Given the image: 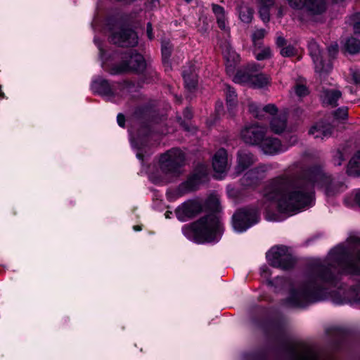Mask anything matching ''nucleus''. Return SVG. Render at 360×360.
Returning a JSON list of instances; mask_svg holds the SVG:
<instances>
[{"label": "nucleus", "mask_w": 360, "mask_h": 360, "mask_svg": "<svg viewBox=\"0 0 360 360\" xmlns=\"http://www.w3.org/2000/svg\"><path fill=\"white\" fill-rule=\"evenodd\" d=\"M291 144H294L297 141V138L294 136L290 137Z\"/></svg>", "instance_id": "54"}, {"label": "nucleus", "mask_w": 360, "mask_h": 360, "mask_svg": "<svg viewBox=\"0 0 360 360\" xmlns=\"http://www.w3.org/2000/svg\"><path fill=\"white\" fill-rule=\"evenodd\" d=\"M262 5L271 6L274 4V0H259Z\"/></svg>", "instance_id": "51"}, {"label": "nucleus", "mask_w": 360, "mask_h": 360, "mask_svg": "<svg viewBox=\"0 0 360 360\" xmlns=\"http://www.w3.org/2000/svg\"><path fill=\"white\" fill-rule=\"evenodd\" d=\"M207 171L205 165H200L188 179L181 185L182 188L186 191L196 190L198 186L206 180Z\"/></svg>", "instance_id": "13"}, {"label": "nucleus", "mask_w": 360, "mask_h": 360, "mask_svg": "<svg viewBox=\"0 0 360 360\" xmlns=\"http://www.w3.org/2000/svg\"><path fill=\"white\" fill-rule=\"evenodd\" d=\"M261 275L264 278H267L269 276V270L268 267L264 266L261 268Z\"/></svg>", "instance_id": "48"}, {"label": "nucleus", "mask_w": 360, "mask_h": 360, "mask_svg": "<svg viewBox=\"0 0 360 360\" xmlns=\"http://www.w3.org/2000/svg\"><path fill=\"white\" fill-rule=\"evenodd\" d=\"M225 94L226 97V104L230 109H232L237 103V95L236 91L229 85H226Z\"/></svg>", "instance_id": "30"}, {"label": "nucleus", "mask_w": 360, "mask_h": 360, "mask_svg": "<svg viewBox=\"0 0 360 360\" xmlns=\"http://www.w3.org/2000/svg\"><path fill=\"white\" fill-rule=\"evenodd\" d=\"M248 108L250 112L256 118L262 119V111L259 107L253 102H250L248 104Z\"/></svg>", "instance_id": "33"}, {"label": "nucleus", "mask_w": 360, "mask_h": 360, "mask_svg": "<svg viewBox=\"0 0 360 360\" xmlns=\"http://www.w3.org/2000/svg\"><path fill=\"white\" fill-rule=\"evenodd\" d=\"M271 56V51L270 48L265 47L260 52L256 53V58L258 60H262L267 58H269Z\"/></svg>", "instance_id": "36"}, {"label": "nucleus", "mask_w": 360, "mask_h": 360, "mask_svg": "<svg viewBox=\"0 0 360 360\" xmlns=\"http://www.w3.org/2000/svg\"><path fill=\"white\" fill-rule=\"evenodd\" d=\"M185 161L184 153L179 148H172L162 154L160 158V168L165 174L176 176Z\"/></svg>", "instance_id": "4"}, {"label": "nucleus", "mask_w": 360, "mask_h": 360, "mask_svg": "<svg viewBox=\"0 0 360 360\" xmlns=\"http://www.w3.org/2000/svg\"><path fill=\"white\" fill-rule=\"evenodd\" d=\"M309 52L314 63L316 72L320 73L328 72L332 69L330 61L324 63L322 51L316 42H312L309 44Z\"/></svg>", "instance_id": "14"}, {"label": "nucleus", "mask_w": 360, "mask_h": 360, "mask_svg": "<svg viewBox=\"0 0 360 360\" xmlns=\"http://www.w3.org/2000/svg\"><path fill=\"white\" fill-rule=\"evenodd\" d=\"M172 214V212H167L165 213V216H166V217H167V218H169V214Z\"/></svg>", "instance_id": "56"}, {"label": "nucleus", "mask_w": 360, "mask_h": 360, "mask_svg": "<svg viewBox=\"0 0 360 360\" xmlns=\"http://www.w3.org/2000/svg\"><path fill=\"white\" fill-rule=\"evenodd\" d=\"M238 16L240 20L245 23L251 22L253 18V10L245 5L244 4H241L237 7Z\"/></svg>", "instance_id": "29"}, {"label": "nucleus", "mask_w": 360, "mask_h": 360, "mask_svg": "<svg viewBox=\"0 0 360 360\" xmlns=\"http://www.w3.org/2000/svg\"><path fill=\"white\" fill-rule=\"evenodd\" d=\"M238 164L236 167L238 173L249 167L255 161L254 155L250 153L241 151L238 153Z\"/></svg>", "instance_id": "23"}, {"label": "nucleus", "mask_w": 360, "mask_h": 360, "mask_svg": "<svg viewBox=\"0 0 360 360\" xmlns=\"http://www.w3.org/2000/svg\"><path fill=\"white\" fill-rule=\"evenodd\" d=\"M260 67L257 65L250 86L262 88L270 84L271 77L264 73L259 72Z\"/></svg>", "instance_id": "22"}, {"label": "nucleus", "mask_w": 360, "mask_h": 360, "mask_svg": "<svg viewBox=\"0 0 360 360\" xmlns=\"http://www.w3.org/2000/svg\"><path fill=\"white\" fill-rule=\"evenodd\" d=\"M353 29L356 34H360V13L353 17Z\"/></svg>", "instance_id": "42"}, {"label": "nucleus", "mask_w": 360, "mask_h": 360, "mask_svg": "<svg viewBox=\"0 0 360 360\" xmlns=\"http://www.w3.org/2000/svg\"><path fill=\"white\" fill-rule=\"evenodd\" d=\"M212 9L215 15L218 27L222 30L228 31L229 27L224 8L218 4H212Z\"/></svg>", "instance_id": "21"}, {"label": "nucleus", "mask_w": 360, "mask_h": 360, "mask_svg": "<svg viewBox=\"0 0 360 360\" xmlns=\"http://www.w3.org/2000/svg\"><path fill=\"white\" fill-rule=\"evenodd\" d=\"M342 94L336 89H324L322 91L321 98L323 103L331 106H336L337 101L341 97Z\"/></svg>", "instance_id": "24"}, {"label": "nucleus", "mask_w": 360, "mask_h": 360, "mask_svg": "<svg viewBox=\"0 0 360 360\" xmlns=\"http://www.w3.org/2000/svg\"><path fill=\"white\" fill-rule=\"evenodd\" d=\"M146 68V61L142 55L131 53L127 61H122L110 70L111 75H118L127 72H142Z\"/></svg>", "instance_id": "7"}, {"label": "nucleus", "mask_w": 360, "mask_h": 360, "mask_svg": "<svg viewBox=\"0 0 360 360\" xmlns=\"http://www.w3.org/2000/svg\"><path fill=\"white\" fill-rule=\"evenodd\" d=\"M350 73L352 77L353 82L356 84H360V72L356 69H350Z\"/></svg>", "instance_id": "43"}, {"label": "nucleus", "mask_w": 360, "mask_h": 360, "mask_svg": "<svg viewBox=\"0 0 360 360\" xmlns=\"http://www.w3.org/2000/svg\"><path fill=\"white\" fill-rule=\"evenodd\" d=\"M328 54L331 58H334L338 51V44H331L328 49Z\"/></svg>", "instance_id": "44"}, {"label": "nucleus", "mask_w": 360, "mask_h": 360, "mask_svg": "<svg viewBox=\"0 0 360 360\" xmlns=\"http://www.w3.org/2000/svg\"><path fill=\"white\" fill-rule=\"evenodd\" d=\"M223 56L225 60L226 71L228 75H233L235 69L240 62L239 55L229 45L223 49Z\"/></svg>", "instance_id": "15"}, {"label": "nucleus", "mask_w": 360, "mask_h": 360, "mask_svg": "<svg viewBox=\"0 0 360 360\" xmlns=\"http://www.w3.org/2000/svg\"><path fill=\"white\" fill-rule=\"evenodd\" d=\"M117 120L118 124L120 127H123L124 126L125 117L122 114H118V115L117 117Z\"/></svg>", "instance_id": "46"}, {"label": "nucleus", "mask_w": 360, "mask_h": 360, "mask_svg": "<svg viewBox=\"0 0 360 360\" xmlns=\"http://www.w3.org/2000/svg\"><path fill=\"white\" fill-rule=\"evenodd\" d=\"M287 119L285 115H277L272 117L270 129L275 134L282 133L286 128Z\"/></svg>", "instance_id": "25"}, {"label": "nucleus", "mask_w": 360, "mask_h": 360, "mask_svg": "<svg viewBox=\"0 0 360 360\" xmlns=\"http://www.w3.org/2000/svg\"><path fill=\"white\" fill-rule=\"evenodd\" d=\"M269 6L266 5H262L259 8V13L260 15V18L263 22H266L269 21L270 14H269Z\"/></svg>", "instance_id": "35"}, {"label": "nucleus", "mask_w": 360, "mask_h": 360, "mask_svg": "<svg viewBox=\"0 0 360 360\" xmlns=\"http://www.w3.org/2000/svg\"><path fill=\"white\" fill-rule=\"evenodd\" d=\"M276 44L281 47L285 45V40L283 37H278L276 39Z\"/></svg>", "instance_id": "49"}, {"label": "nucleus", "mask_w": 360, "mask_h": 360, "mask_svg": "<svg viewBox=\"0 0 360 360\" xmlns=\"http://www.w3.org/2000/svg\"><path fill=\"white\" fill-rule=\"evenodd\" d=\"M347 173L352 176L360 175V151L356 152L349 160Z\"/></svg>", "instance_id": "26"}, {"label": "nucleus", "mask_w": 360, "mask_h": 360, "mask_svg": "<svg viewBox=\"0 0 360 360\" xmlns=\"http://www.w3.org/2000/svg\"><path fill=\"white\" fill-rule=\"evenodd\" d=\"M294 91L300 98L309 94V90L307 87L302 84H296L294 86Z\"/></svg>", "instance_id": "34"}, {"label": "nucleus", "mask_w": 360, "mask_h": 360, "mask_svg": "<svg viewBox=\"0 0 360 360\" xmlns=\"http://www.w3.org/2000/svg\"><path fill=\"white\" fill-rule=\"evenodd\" d=\"M335 2L342 1V0H333Z\"/></svg>", "instance_id": "58"}, {"label": "nucleus", "mask_w": 360, "mask_h": 360, "mask_svg": "<svg viewBox=\"0 0 360 360\" xmlns=\"http://www.w3.org/2000/svg\"><path fill=\"white\" fill-rule=\"evenodd\" d=\"M184 115L187 120H190L192 117V112L190 109L186 108L184 112Z\"/></svg>", "instance_id": "50"}, {"label": "nucleus", "mask_w": 360, "mask_h": 360, "mask_svg": "<svg viewBox=\"0 0 360 360\" xmlns=\"http://www.w3.org/2000/svg\"><path fill=\"white\" fill-rule=\"evenodd\" d=\"M266 129L263 127L253 124L245 127L240 132L242 139L250 145L261 144L264 136Z\"/></svg>", "instance_id": "12"}, {"label": "nucleus", "mask_w": 360, "mask_h": 360, "mask_svg": "<svg viewBox=\"0 0 360 360\" xmlns=\"http://www.w3.org/2000/svg\"><path fill=\"white\" fill-rule=\"evenodd\" d=\"M260 147L266 154L274 155L284 151L287 148L282 145L280 140L276 138L264 137Z\"/></svg>", "instance_id": "17"}, {"label": "nucleus", "mask_w": 360, "mask_h": 360, "mask_svg": "<svg viewBox=\"0 0 360 360\" xmlns=\"http://www.w3.org/2000/svg\"><path fill=\"white\" fill-rule=\"evenodd\" d=\"M269 264L282 269H290L295 264V259L285 246H276L266 253Z\"/></svg>", "instance_id": "5"}, {"label": "nucleus", "mask_w": 360, "mask_h": 360, "mask_svg": "<svg viewBox=\"0 0 360 360\" xmlns=\"http://www.w3.org/2000/svg\"><path fill=\"white\" fill-rule=\"evenodd\" d=\"M258 212L255 208L238 210L233 216V226L238 231H245L258 221Z\"/></svg>", "instance_id": "8"}, {"label": "nucleus", "mask_w": 360, "mask_h": 360, "mask_svg": "<svg viewBox=\"0 0 360 360\" xmlns=\"http://www.w3.org/2000/svg\"><path fill=\"white\" fill-rule=\"evenodd\" d=\"M257 65L249 64L247 66L238 70L234 75L233 81L235 83L243 84L250 86L255 71L257 70Z\"/></svg>", "instance_id": "16"}, {"label": "nucleus", "mask_w": 360, "mask_h": 360, "mask_svg": "<svg viewBox=\"0 0 360 360\" xmlns=\"http://www.w3.org/2000/svg\"><path fill=\"white\" fill-rule=\"evenodd\" d=\"M333 133V127L329 124L316 123L311 127L309 134L314 136L315 139H324L330 137Z\"/></svg>", "instance_id": "20"}, {"label": "nucleus", "mask_w": 360, "mask_h": 360, "mask_svg": "<svg viewBox=\"0 0 360 360\" xmlns=\"http://www.w3.org/2000/svg\"><path fill=\"white\" fill-rule=\"evenodd\" d=\"M210 204H213L212 209L215 211H218V207H219V201L217 198H213L210 200Z\"/></svg>", "instance_id": "47"}, {"label": "nucleus", "mask_w": 360, "mask_h": 360, "mask_svg": "<svg viewBox=\"0 0 360 360\" xmlns=\"http://www.w3.org/2000/svg\"><path fill=\"white\" fill-rule=\"evenodd\" d=\"M264 169L255 168L248 171L240 179L241 184L245 187H256L264 178Z\"/></svg>", "instance_id": "18"}, {"label": "nucleus", "mask_w": 360, "mask_h": 360, "mask_svg": "<svg viewBox=\"0 0 360 360\" xmlns=\"http://www.w3.org/2000/svg\"><path fill=\"white\" fill-rule=\"evenodd\" d=\"M349 241L354 245V255L338 246L330 253L329 258L318 266L316 275L310 276L297 289L291 292L290 304L304 307L321 300L323 290L328 286H336L343 274L360 275V239L350 237ZM351 299L360 303V280L350 292Z\"/></svg>", "instance_id": "2"}, {"label": "nucleus", "mask_w": 360, "mask_h": 360, "mask_svg": "<svg viewBox=\"0 0 360 360\" xmlns=\"http://www.w3.org/2000/svg\"><path fill=\"white\" fill-rule=\"evenodd\" d=\"M172 53V46L169 42L162 44V59L164 61L167 60Z\"/></svg>", "instance_id": "38"}, {"label": "nucleus", "mask_w": 360, "mask_h": 360, "mask_svg": "<svg viewBox=\"0 0 360 360\" xmlns=\"http://www.w3.org/2000/svg\"><path fill=\"white\" fill-rule=\"evenodd\" d=\"M146 32H147V35H148V37L152 40L153 39V27H152V24L150 22H148L147 24V30H146Z\"/></svg>", "instance_id": "45"}, {"label": "nucleus", "mask_w": 360, "mask_h": 360, "mask_svg": "<svg viewBox=\"0 0 360 360\" xmlns=\"http://www.w3.org/2000/svg\"><path fill=\"white\" fill-rule=\"evenodd\" d=\"M290 6L311 14H321L326 9V0H288Z\"/></svg>", "instance_id": "10"}, {"label": "nucleus", "mask_w": 360, "mask_h": 360, "mask_svg": "<svg viewBox=\"0 0 360 360\" xmlns=\"http://www.w3.org/2000/svg\"><path fill=\"white\" fill-rule=\"evenodd\" d=\"M202 210L201 202L197 200H190L182 203L175 210L176 217L182 221H187L197 214H200Z\"/></svg>", "instance_id": "11"}, {"label": "nucleus", "mask_w": 360, "mask_h": 360, "mask_svg": "<svg viewBox=\"0 0 360 360\" xmlns=\"http://www.w3.org/2000/svg\"><path fill=\"white\" fill-rule=\"evenodd\" d=\"M348 115L347 108H340L334 112V117L336 120H345Z\"/></svg>", "instance_id": "39"}, {"label": "nucleus", "mask_w": 360, "mask_h": 360, "mask_svg": "<svg viewBox=\"0 0 360 360\" xmlns=\"http://www.w3.org/2000/svg\"><path fill=\"white\" fill-rule=\"evenodd\" d=\"M315 188L332 196L344 191L347 186L334 179L321 165H314L305 169L300 178L283 174L271 179L263 191L262 207L269 210L276 204L283 213L298 211L311 203Z\"/></svg>", "instance_id": "1"}, {"label": "nucleus", "mask_w": 360, "mask_h": 360, "mask_svg": "<svg viewBox=\"0 0 360 360\" xmlns=\"http://www.w3.org/2000/svg\"><path fill=\"white\" fill-rule=\"evenodd\" d=\"M133 229L136 231H141L142 229V227L139 225H135L133 226Z\"/></svg>", "instance_id": "53"}, {"label": "nucleus", "mask_w": 360, "mask_h": 360, "mask_svg": "<svg viewBox=\"0 0 360 360\" xmlns=\"http://www.w3.org/2000/svg\"><path fill=\"white\" fill-rule=\"evenodd\" d=\"M296 50L292 46H286L281 49V54L284 57H290L295 56Z\"/></svg>", "instance_id": "40"}, {"label": "nucleus", "mask_w": 360, "mask_h": 360, "mask_svg": "<svg viewBox=\"0 0 360 360\" xmlns=\"http://www.w3.org/2000/svg\"><path fill=\"white\" fill-rule=\"evenodd\" d=\"M184 1H185L186 2H187V3H190V2H191V1H192V0H184Z\"/></svg>", "instance_id": "57"}, {"label": "nucleus", "mask_w": 360, "mask_h": 360, "mask_svg": "<svg viewBox=\"0 0 360 360\" xmlns=\"http://www.w3.org/2000/svg\"><path fill=\"white\" fill-rule=\"evenodd\" d=\"M345 47L347 52L355 54L360 51V41L356 38H349L347 40Z\"/></svg>", "instance_id": "31"}, {"label": "nucleus", "mask_w": 360, "mask_h": 360, "mask_svg": "<svg viewBox=\"0 0 360 360\" xmlns=\"http://www.w3.org/2000/svg\"><path fill=\"white\" fill-rule=\"evenodd\" d=\"M111 41L120 46H135L138 44V37L134 31L117 23L111 28Z\"/></svg>", "instance_id": "6"}, {"label": "nucleus", "mask_w": 360, "mask_h": 360, "mask_svg": "<svg viewBox=\"0 0 360 360\" xmlns=\"http://www.w3.org/2000/svg\"><path fill=\"white\" fill-rule=\"evenodd\" d=\"M183 77L185 86L188 90L192 91L195 89L198 84V78L197 75L193 71L191 68L184 70Z\"/></svg>", "instance_id": "27"}, {"label": "nucleus", "mask_w": 360, "mask_h": 360, "mask_svg": "<svg viewBox=\"0 0 360 360\" xmlns=\"http://www.w3.org/2000/svg\"><path fill=\"white\" fill-rule=\"evenodd\" d=\"M297 360H319L316 354L311 351H306L297 357Z\"/></svg>", "instance_id": "37"}, {"label": "nucleus", "mask_w": 360, "mask_h": 360, "mask_svg": "<svg viewBox=\"0 0 360 360\" xmlns=\"http://www.w3.org/2000/svg\"><path fill=\"white\" fill-rule=\"evenodd\" d=\"M94 89L99 94L115 97V96H122L126 90V86L122 84H110L108 80L98 79L93 83Z\"/></svg>", "instance_id": "9"}, {"label": "nucleus", "mask_w": 360, "mask_h": 360, "mask_svg": "<svg viewBox=\"0 0 360 360\" xmlns=\"http://www.w3.org/2000/svg\"><path fill=\"white\" fill-rule=\"evenodd\" d=\"M212 166L217 173L222 174L226 172L229 164L226 150L220 148L216 152L213 157Z\"/></svg>", "instance_id": "19"}, {"label": "nucleus", "mask_w": 360, "mask_h": 360, "mask_svg": "<svg viewBox=\"0 0 360 360\" xmlns=\"http://www.w3.org/2000/svg\"><path fill=\"white\" fill-rule=\"evenodd\" d=\"M262 117H263L264 116V112L269 113L271 115H275L277 112L278 109H277V108L276 107L275 105H274V104H268V105H265L262 109Z\"/></svg>", "instance_id": "41"}, {"label": "nucleus", "mask_w": 360, "mask_h": 360, "mask_svg": "<svg viewBox=\"0 0 360 360\" xmlns=\"http://www.w3.org/2000/svg\"><path fill=\"white\" fill-rule=\"evenodd\" d=\"M355 200H356V202L359 204V205L360 206V190H359L357 191V193H356Z\"/></svg>", "instance_id": "52"}, {"label": "nucleus", "mask_w": 360, "mask_h": 360, "mask_svg": "<svg viewBox=\"0 0 360 360\" xmlns=\"http://www.w3.org/2000/svg\"><path fill=\"white\" fill-rule=\"evenodd\" d=\"M351 147L348 145L343 146L337 149L333 156V162L335 165H341L345 158L351 153Z\"/></svg>", "instance_id": "28"}, {"label": "nucleus", "mask_w": 360, "mask_h": 360, "mask_svg": "<svg viewBox=\"0 0 360 360\" xmlns=\"http://www.w3.org/2000/svg\"><path fill=\"white\" fill-rule=\"evenodd\" d=\"M180 124L184 128L185 130H188V127L184 124V122H181Z\"/></svg>", "instance_id": "55"}, {"label": "nucleus", "mask_w": 360, "mask_h": 360, "mask_svg": "<svg viewBox=\"0 0 360 360\" xmlns=\"http://www.w3.org/2000/svg\"><path fill=\"white\" fill-rule=\"evenodd\" d=\"M266 34V31L264 29H257L252 34V40L253 44L256 45L260 44V41L264 39Z\"/></svg>", "instance_id": "32"}, {"label": "nucleus", "mask_w": 360, "mask_h": 360, "mask_svg": "<svg viewBox=\"0 0 360 360\" xmlns=\"http://www.w3.org/2000/svg\"><path fill=\"white\" fill-rule=\"evenodd\" d=\"M184 231L186 234L190 232L197 243L213 242L217 240L222 227L219 217L210 214L191 224Z\"/></svg>", "instance_id": "3"}]
</instances>
